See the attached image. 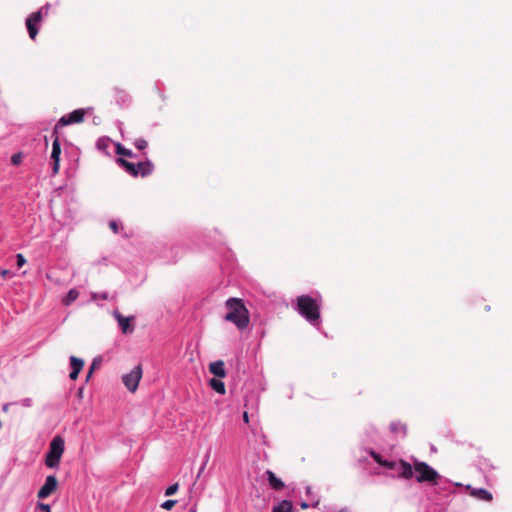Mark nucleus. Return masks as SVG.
<instances>
[{"mask_svg":"<svg viewBox=\"0 0 512 512\" xmlns=\"http://www.w3.org/2000/svg\"><path fill=\"white\" fill-rule=\"evenodd\" d=\"M226 307L228 309L225 315L226 321L234 323L240 330L245 329L249 325V312L241 299L229 298L226 301Z\"/></svg>","mask_w":512,"mask_h":512,"instance_id":"1","label":"nucleus"},{"mask_svg":"<svg viewBox=\"0 0 512 512\" xmlns=\"http://www.w3.org/2000/svg\"><path fill=\"white\" fill-rule=\"evenodd\" d=\"M297 311L311 324H316L320 319V305L309 295H301L296 300Z\"/></svg>","mask_w":512,"mask_h":512,"instance_id":"2","label":"nucleus"},{"mask_svg":"<svg viewBox=\"0 0 512 512\" xmlns=\"http://www.w3.org/2000/svg\"><path fill=\"white\" fill-rule=\"evenodd\" d=\"M64 450V439L59 435L55 436L49 444V450L45 456V465L48 468H57L59 466Z\"/></svg>","mask_w":512,"mask_h":512,"instance_id":"3","label":"nucleus"},{"mask_svg":"<svg viewBox=\"0 0 512 512\" xmlns=\"http://www.w3.org/2000/svg\"><path fill=\"white\" fill-rule=\"evenodd\" d=\"M117 164L133 177H146L153 171V164L150 161L139 162L137 164L131 163L124 158H117Z\"/></svg>","mask_w":512,"mask_h":512,"instance_id":"4","label":"nucleus"},{"mask_svg":"<svg viewBox=\"0 0 512 512\" xmlns=\"http://www.w3.org/2000/svg\"><path fill=\"white\" fill-rule=\"evenodd\" d=\"M414 470L416 472V480L419 483L428 482L432 484H437V480L439 479V474L436 470L430 467L425 462L415 461L414 462Z\"/></svg>","mask_w":512,"mask_h":512,"instance_id":"5","label":"nucleus"},{"mask_svg":"<svg viewBox=\"0 0 512 512\" xmlns=\"http://www.w3.org/2000/svg\"><path fill=\"white\" fill-rule=\"evenodd\" d=\"M48 11V6L40 8L38 11L31 13L26 19V28L28 30L29 37L32 40L36 39L39 32V26L43 20V11Z\"/></svg>","mask_w":512,"mask_h":512,"instance_id":"6","label":"nucleus"},{"mask_svg":"<svg viewBox=\"0 0 512 512\" xmlns=\"http://www.w3.org/2000/svg\"><path fill=\"white\" fill-rule=\"evenodd\" d=\"M142 377V367L137 365L122 377L123 384L130 392H135L138 388L139 382Z\"/></svg>","mask_w":512,"mask_h":512,"instance_id":"7","label":"nucleus"},{"mask_svg":"<svg viewBox=\"0 0 512 512\" xmlns=\"http://www.w3.org/2000/svg\"><path fill=\"white\" fill-rule=\"evenodd\" d=\"M85 114L86 111L84 109H76L68 115L62 116L56 123L54 129H57L59 132L60 128L66 125L82 123L84 121Z\"/></svg>","mask_w":512,"mask_h":512,"instance_id":"8","label":"nucleus"},{"mask_svg":"<svg viewBox=\"0 0 512 512\" xmlns=\"http://www.w3.org/2000/svg\"><path fill=\"white\" fill-rule=\"evenodd\" d=\"M52 137H53V143H52L51 159L53 161L52 171H53V174L55 175L59 172L60 154H61L59 132L57 131V129H53Z\"/></svg>","mask_w":512,"mask_h":512,"instance_id":"9","label":"nucleus"},{"mask_svg":"<svg viewBox=\"0 0 512 512\" xmlns=\"http://www.w3.org/2000/svg\"><path fill=\"white\" fill-rule=\"evenodd\" d=\"M58 487V480L54 475L46 477L44 485L39 489L37 497L39 499H45L56 491Z\"/></svg>","mask_w":512,"mask_h":512,"instance_id":"10","label":"nucleus"},{"mask_svg":"<svg viewBox=\"0 0 512 512\" xmlns=\"http://www.w3.org/2000/svg\"><path fill=\"white\" fill-rule=\"evenodd\" d=\"M386 469H395L399 476L406 479L411 478L413 475L412 466L405 461H400L396 463L393 461L389 462L386 460Z\"/></svg>","mask_w":512,"mask_h":512,"instance_id":"11","label":"nucleus"},{"mask_svg":"<svg viewBox=\"0 0 512 512\" xmlns=\"http://www.w3.org/2000/svg\"><path fill=\"white\" fill-rule=\"evenodd\" d=\"M113 315H114L115 319L117 320L122 333L128 334V333H132L134 331V326H133L134 317L133 316L124 317L118 311H115Z\"/></svg>","mask_w":512,"mask_h":512,"instance_id":"12","label":"nucleus"},{"mask_svg":"<svg viewBox=\"0 0 512 512\" xmlns=\"http://www.w3.org/2000/svg\"><path fill=\"white\" fill-rule=\"evenodd\" d=\"M70 365H71L72 371H71L69 377L71 380H76L78 378L79 373L83 369L84 361L75 356H71L70 357Z\"/></svg>","mask_w":512,"mask_h":512,"instance_id":"13","label":"nucleus"},{"mask_svg":"<svg viewBox=\"0 0 512 512\" xmlns=\"http://www.w3.org/2000/svg\"><path fill=\"white\" fill-rule=\"evenodd\" d=\"M209 371L215 377L224 378L226 376L225 364L223 360H218L209 364Z\"/></svg>","mask_w":512,"mask_h":512,"instance_id":"14","label":"nucleus"},{"mask_svg":"<svg viewBox=\"0 0 512 512\" xmlns=\"http://www.w3.org/2000/svg\"><path fill=\"white\" fill-rule=\"evenodd\" d=\"M470 495L476 497L479 500H483V501H487V502H490L493 499L492 494L484 488L471 489Z\"/></svg>","mask_w":512,"mask_h":512,"instance_id":"15","label":"nucleus"},{"mask_svg":"<svg viewBox=\"0 0 512 512\" xmlns=\"http://www.w3.org/2000/svg\"><path fill=\"white\" fill-rule=\"evenodd\" d=\"M267 474V478H268V482H269V485L274 489V490H281L284 488V483L282 482V480H280L279 478L276 477V475L268 470L266 472Z\"/></svg>","mask_w":512,"mask_h":512,"instance_id":"16","label":"nucleus"},{"mask_svg":"<svg viewBox=\"0 0 512 512\" xmlns=\"http://www.w3.org/2000/svg\"><path fill=\"white\" fill-rule=\"evenodd\" d=\"M210 387L220 395H224L226 393L225 384L223 381L217 378H212L209 380Z\"/></svg>","mask_w":512,"mask_h":512,"instance_id":"17","label":"nucleus"},{"mask_svg":"<svg viewBox=\"0 0 512 512\" xmlns=\"http://www.w3.org/2000/svg\"><path fill=\"white\" fill-rule=\"evenodd\" d=\"M293 508L292 502L283 500L278 505L274 506L272 512H291Z\"/></svg>","mask_w":512,"mask_h":512,"instance_id":"18","label":"nucleus"},{"mask_svg":"<svg viewBox=\"0 0 512 512\" xmlns=\"http://www.w3.org/2000/svg\"><path fill=\"white\" fill-rule=\"evenodd\" d=\"M79 296V291L77 289H71L67 295L63 298L62 302L64 305H71Z\"/></svg>","mask_w":512,"mask_h":512,"instance_id":"19","label":"nucleus"},{"mask_svg":"<svg viewBox=\"0 0 512 512\" xmlns=\"http://www.w3.org/2000/svg\"><path fill=\"white\" fill-rule=\"evenodd\" d=\"M116 154L121 155V156H125V157H133L134 156V154H133V152L131 150L126 149L120 143H118L116 145Z\"/></svg>","mask_w":512,"mask_h":512,"instance_id":"20","label":"nucleus"},{"mask_svg":"<svg viewBox=\"0 0 512 512\" xmlns=\"http://www.w3.org/2000/svg\"><path fill=\"white\" fill-rule=\"evenodd\" d=\"M134 145L137 149L144 150L147 147L148 143L145 139L139 138L135 140Z\"/></svg>","mask_w":512,"mask_h":512,"instance_id":"21","label":"nucleus"},{"mask_svg":"<svg viewBox=\"0 0 512 512\" xmlns=\"http://www.w3.org/2000/svg\"><path fill=\"white\" fill-rule=\"evenodd\" d=\"M23 155L22 153H15L11 157V163L13 165H19L22 162Z\"/></svg>","mask_w":512,"mask_h":512,"instance_id":"22","label":"nucleus"},{"mask_svg":"<svg viewBox=\"0 0 512 512\" xmlns=\"http://www.w3.org/2000/svg\"><path fill=\"white\" fill-rule=\"evenodd\" d=\"M178 488H179L178 483H175V484L169 486L165 491V495L171 496V495L175 494L178 491Z\"/></svg>","mask_w":512,"mask_h":512,"instance_id":"23","label":"nucleus"},{"mask_svg":"<svg viewBox=\"0 0 512 512\" xmlns=\"http://www.w3.org/2000/svg\"><path fill=\"white\" fill-rule=\"evenodd\" d=\"M177 503L176 500H166L161 504V507L165 510H171L175 504Z\"/></svg>","mask_w":512,"mask_h":512,"instance_id":"24","label":"nucleus"},{"mask_svg":"<svg viewBox=\"0 0 512 512\" xmlns=\"http://www.w3.org/2000/svg\"><path fill=\"white\" fill-rule=\"evenodd\" d=\"M37 508L43 512H51L50 506L42 502L37 503Z\"/></svg>","mask_w":512,"mask_h":512,"instance_id":"25","label":"nucleus"},{"mask_svg":"<svg viewBox=\"0 0 512 512\" xmlns=\"http://www.w3.org/2000/svg\"><path fill=\"white\" fill-rule=\"evenodd\" d=\"M16 259H17V266L19 268L22 267L23 265H25L26 262H27L25 257L22 254H20V253L17 254Z\"/></svg>","mask_w":512,"mask_h":512,"instance_id":"26","label":"nucleus"},{"mask_svg":"<svg viewBox=\"0 0 512 512\" xmlns=\"http://www.w3.org/2000/svg\"><path fill=\"white\" fill-rule=\"evenodd\" d=\"M109 227L114 233H118L119 227L116 221H110Z\"/></svg>","mask_w":512,"mask_h":512,"instance_id":"27","label":"nucleus"},{"mask_svg":"<svg viewBox=\"0 0 512 512\" xmlns=\"http://www.w3.org/2000/svg\"><path fill=\"white\" fill-rule=\"evenodd\" d=\"M21 405L24 407H30L31 406V399L26 398L21 401Z\"/></svg>","mask_w":512,"mask_h":512,"instance_id":"28","label":"nucleus"},{"mask_svg":"<svg viewBox=\"0 0 512 512\" xmlns=\"http://www.w3.org/2000/svg\"><path fill=\"white\" fill-rule=\"evenodd\" d=\"M14 403H5L3 406H2V410L4 413H8L9 412V409H10V406L13 405Z\"/></svg>","mask_w":512,"mask_h":512,"instance_id":"29","label":"nucleus"},{"mask_svg":"<svg viewBox=\"0 0 512 512\" xmlns=\"http://www.w3.org/2000/svg\"><path fill=\"white\" fill-rule=\"evenodd\" d=\"M95 367H96V362L94 361L90 367L88 374H87V380L91 377Z\"/></svg>","mask_w":512,"mask_h":512,"instance_id":"30","label":"nucleus"},{"mask_svg":"<svg viewBox=\"0 0 512 512\" xmlns=\"http://www.w3.org/2000/svg\"><path fill=\"white\" fill-rule=\"evenodd\" d=\"M0 274L3 278H5V277L10 276L11 272L7 269H3V270H1Z\"/></svg>","mask_w":512,"mask_h":512,"instance_id":"31","label":"nucleus"},{"mask_svg":"<svg viewBox=\"0 0 512 512\" xmlns=\"http://www.w3.org/2000/svg\"><path fill=\"white\" fill-rule=\"evenodd\" d=\"M373 454V457L375 458V460L380 464V465H384V461L381 460V457L379 455H376L374 453Z\"/></svg>","mask_w":512,"mask_h":512,"instance_id":"32","label":"nucleus"},{"mask_svg":"<svg viewBox=\"0 0 512 512\" xmlns=\"http://www.w3.org/2000/svg\"><path fill=\"white\" fill-rule=\"evenodd\" d=\"M300 506L302 509H307L309 507L306 502H302Z\"/></svg>","mask_w":512,"mask_h":512,"instance_id":"33","label":"nucleus"},{"mask_svg":"<svg viewBox=\"0 0 512 512\" xmlns=\"http://www.w3.org/2000/svg\"><path fill=\"white\" fill-rule=\"evenodd\" d=\"M243 418H244L245 422H248V414H247V412H244Z\"/></svg>","mask_w":512,"mask_h":512,"instance_id":"34","label":"nucleus"},{"mask_svg":"<svg viewBox=\"0 0 512 512\" xmlns=\"http://www.w3.org/2000/svg\"><path fill=\"white\" fill-rule=\"evenodd\" d=\"M101 298H102V299H104V300H106V299L108 298V296H107V294H106V293H104V294H102V295H101Z\"/></svg>","mask_w":512,"mask_h":512,"instance_id":"35","label":"nucleus"},{"mask_svg":"<svg viewBox=\"0 0 512 512\" xmlns=\"http://www.w3.org/2000/svg\"><path fill=\"white\" fill-rule=\"evenodd\" d=\"M390 428L394 431V430H397V426H395L394 424H391Z\"/></svg>","mask_w":512,"mask_h":512,"instance_id":"36","label":"nucleus"},{"mask_svg":"<svg viewBox=\"0 0 512 512\" xmlns=\"http://www.w3.org/2000/svg\"><path fill=\"white\" fill-rule=\"evenodd\" d=\"M205 465H206V462L203 464V466L201 467L200 471H199V474L204 470L205 468Z\"/></svg>","mask_w":512,"mask_h":512,"instance_id":"37","label":"nucleus"},{"mask_svg":"<svg viewBox=\"0 0 512 512\" xmlns=\"http://www.w3.org/2000/svg\"><path fill=\"white\" fill-rule=\"evenodd\" d=\"M44 141H45V144L47 145L48 144V138L46 136L44 137Z\"/></svg>","mask_w":512,"mask_h":512,"instance_id":"38","label":"nucleus"},{"mask_svg":"<svg viewBox=\"0 0 512 512\" xmlns=\"http://www.w3.org/2000/svg\"><path fill=\"white\" fill-rule=\"evenodd\" d=\"M400 430L403 431L405 433V427L404 426H401L400 427Z\"/></svg>","mask_w":512,"mask_h":512,"instance_id":"39","label":"nucleus"}]
</instances>
